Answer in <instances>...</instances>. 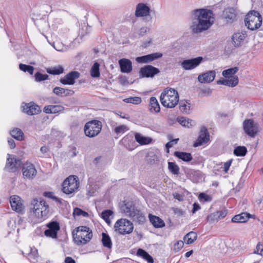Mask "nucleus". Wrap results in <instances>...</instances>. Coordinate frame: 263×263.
<instances>
[{"instance_id":"nucleus-1","label":"nucleus","mask_w":263,"mask_h":263,"mask_svg":"<svg viewBox=\"0 0 263 263\" xmlns=\"http://www.w3.org/2000/svg\"><path fill=\"white\" fill-rule=\"evenodd\" d=\"M211 10L199 9L192 12L191 29L193 33H198L209 29L214 23Z\"/></svg>"},{"instance_id":"nucleus-2","label":"nucleus","mask_w":263,"mask_h":263,"mask_svg":"<svg viewBox=\"0 0 263 263\" xmlns=\"http://www.w3.org/2000/svg\"><path fill=\"white\" fill-rule=\"evenodd\" d=\"M160 101L165 107H174L179 102L178 92L173 88L165 89L161 94Z\"/></svg>"},{"instance_id":"nucleus-3","label":"nucleus","mask_w":263,"mask_h":263,"mask_svg":"<svg viewBox=\"0 0 263 263\" xmlns=\"http://www.w3.org/2000/svg\"><path fill=\"white\" fill-rule=\"evenodd\" d=\"M72 236L76 243L78 245L86 244L92 236V232L88 227L80 226L72 232Z\"/></svg>"},{"instance_id":"nucleus-4","label":"nucleus","mask_w":263,"mask_h":263,"mask_svg":"<svg viewBox=\"0 0 263 263\" xmlns=\"http://www.w3.org/2000/svg\"><path fill=\"white\" fill-rule=\"evenodd\" d=\"M122 211L127 216L130 217L134 221L140 224L143 223L145 217L143 213L137 209L132 203L127 202L122 206Z\"/></svg>"},{"instance_id":"nucleus-5","label":"nucleus","mask_w":263,"mask_h":263,"mask_svg":"<svg viewBox=\"0 0 263 263\" xmlns=\"http://www.w3.org/2000/svg\"><path fill=\"white\" fill-rule=\"evenodd\" d=\"M79 187V179L77 176L72 175L67 177L62 183V191L67 195H73Z\"/></svg>"},{"instance_id":"nucleus-6","label":"nucleus","mask_w":263,"mask_h":263,"mask_svg":"<svg viewBox=\"0 0 263 263\" xmlns=\"http://www.w3.org/2000/svg\"><path fill=\"white\" fill-rule=\"evenodd\" d=\"M262 18L259 12L252 11L248 13L245 18V25L251 30L259 28L262 24Z\"/></svg>"},{"instance_id":"nucleus-7","label":"nucleus","mask_w":263,"mask_h":263,"mask_svg":"<svg viewBox=\"0 0 263 263\" xmlns=\"http://www.w3.org/2000/svg\"><path fill=\"white\" fill-rule=\"evenodd\" d=\"M102 126L100 121L94 120L89 121L84 126L85 134L88 137H94L100 133Z\"/></svg>"},{"instance_id":"nucleus-8","label":"nucleus","mask_w":263,"mask_h":263,"mask_svg":"<svg viewBox=\"0 0 263 263\" xmlns=\"http://www.w3.org/2000/svg\"><path fill=\"white\" fill-rule=\"evenodd\" d=\"M114 228L116 231L124 235L131 233L133 231L134 226L133 223L129 220L121 218L116 222Z\"/></svg>"},{"instance_id":"nucleus-9","label":"nucleus","mask_w":263,"mask_h":263,"mask_svg":"<svg viewBox=\"0 0 263 263\" xmlns=\"http://www.w3.org/2000/svg\"><path fill=\"white\" fill-rule=\"evenodd\" d=\"M243 128L245 132L251 137H254L258 132V124L251 119L243 121Z\"/></svg>"},{"instance_id":"nucleus-10","label":"nucleus","mask_w":263,"mask_h":263,"mask_svg":"<svg viewBox=\"0 0 263 263\" xmlns=\"http://www.w3.org/2000/svg\"><path fill=\"white\" fill-rule=\"evenodd\" d=\"M202 57L183 60L181 66L183 69L186 70H192L198 66L203 61Z\"/></svg>"},{"instance_id":"nucleus-11","label":"nucleus","mask_w":263,"mask_h":263,"mask_svg":"<svg viewBox=\"0 0 263 263\" xmlns=\"http://www.w3.org/2000/svg\"><path fill=\"white\" fill-rule=\"evenodd\" d=\"M160 72L158 68L152 65H147L142 67L139 71L140 75L142 78H153Z\"/></svg>"},{"instance_id":"nucleus-12","label":"nucleus","mask_w":263,"mask_h":263,"mask_svg":"<svg viewBox=\"0 0 263 263\" xmlns=\"http://www.w3.org/2000/svg\"><path fill=\"white\" fill-rule=\"evenodd\" d=\"M209 137L207 128L204 126L201 127L198 138L194 143L193 146L198 147L206 143L209 140Z\"/></svg>"},{"instance_id":"nucleus-13","label":"nucleus","mask_w":263,"mask_h":263,"mask_svg":"<svg viewBox=\"0 0 263 263\" xmlns=\"http://www.w3.org/2000/svg\"><path fill=\"white\" fill-rule=\"evenodd\" d=\"M9 157L7 158L6 165V169L11 172H14L17 170L22 164L21 161L15 157H10V155L8 154Z\"/></svg>"},{"instance_id":"nucleus-14","label":"nucleus","mask_w":263,"mask_h":263,"mask_svg":"<svg viewBox=\"0 0 263 263\" xmlns=\"http://www.w3.org/2000/svg\"><path fill=\"white\" fill-rule=\"evenodd\" d=\"M23 175L27 179H32L36 175V170L32 164L26 163L23 166Z\"/></svg>"},{"instance_id":"nucleus-15","label":"nucleus","mask_w":263,"mask_h":263,"mask_svg":"<svg viewBox=\"0 0 263 263\" xmlns=\"http://www.w3.org/2000/svg\"><path fill=\"white\" fill-rule=\"evenodd\" d=\"M80 73L76 71H72L67 73L64 78H61L60 82L64 85H73L75 80L80 77Z\"/></svg>"},{"instance_id":"nucleus-16","label":"nucleus","mask_w":263,"mask_h":263,"mask_svg":"<svg viewBox=\"0 0 263 263\" xmlns=\"http://www.w3.org/2000/svg\"><path fill=\"white\" fill-rule=\"evenodd\" d=\"M10 203L13 210L17 213H22L24 210V206L22 204L21 198L17 195H13L10 197Z\"/></svg>"},{"instance_id":"nucleus-17","label":"nucleus","mask_w":263,"mask_h":263,"mask_svg":"<svg viewBox=\"0 0 263 263\" xmlns=\"http://www.w3.org/2000/svg\"><path fill=\"white\" fill-rule=\"evenodd\" d=\"M22 107L23 112L29 115L37 114L41 111L40 107L32 102L26 103L24 105H22Z\"/></svg>"},{"instance_id":"nucleus-18","label":"nucleus","mask_w":263,"mask_h":263,"mask_svg":"<svg viewBox=\"0 0 263 263\" xmlns=\"http://www.w3.org/2000/svg\"><path fill=\"white\" fill-rule=\"evenodd\" d=\"M162 57V53L157 52L137 57L136 61L139 63H148Z\"/></svg>"},{"instance_id":"nucleus-19","label":"nucleus","mask_w":263,"mask_h":263,"mask_svg":"<svg viewBox=\"0 0 263 263\" xmlns=\"http://www.w3.org/2000/svg\"><path fill=\"white\" fill-rule=\"evenodd\" d=\"M215 76V71L210 70L199 74L198 77V80L201 83H210L214 80Z\"/></svg>"},{"instance_id":"nucleus-20","label":"nucleus","mask_w":263,"mask_h":263,"mask_svg":"<svg viewBox=\"0 0 263 263\" xmlns=\"http://www.w3.org/2000/svg\"><path fill=\"white\" fill-rule=\"evenodd\" d=\"M120 143L123 145L129 151H132L135 148L136 143L132 136H125L120 141Z\"/></svg>"},{"instance_id":"nucleus-21","label":"nucleus","mask_w":263,"mask_h":263,"mask_svg":"<svg viewBox=\"0 0 263 263\" xmlns=\"http://www.w3.org/2000/svg\"><path fill=\"white\" fill-rule=\"evenodd\" d=\"M149 8L145 4L140 3L137 5L135 15L136 17L146 16L149 14Z\"/></svg>"},{"instance_id":"nucleus-22","label":"nucleus","mask_w":263,"mask_h":263,"mask_svg":"<svg viewBox=\"0 0 263 263\" xmlns=\"http://www.w3.org/2000/svg\"><path fill=\"white\" fill-rule=\"evenodd\" d=\"M238 78L236 76H231L228 79L219 80L217 81V84L223 85L233 87L238 84Z\"/></svg>"},{"instance_id":"nucleus-23","label":"nucleus","mask_w":263,"mask_h":263,"mask_svg":"<svg viewBox=\"0 0 263 263\" xmlns=\"http://www.w3.org/2000/svg\"><path fill=\"white\" fill-rule=\"evenodd\" d=\"M121 71L124 73H129L132 70V63L126 59H122L119 61Z\"/></svg>"},{"instance_id":"nucleus-24","label":"nucleus","mask_w":263,"mask_h":263,"mask_svg":"<svg viewBox=\"0 0 263 263\" xmlns=\"http://www.w3.org/2000/svg\"><path fill=\"white\" fill-rule=\"evenodd\" d=\"M246 34L243 33H235L232 36V41L234 45L236 47H239L242 46L245 40L246 37Z\"/></svg>"},{"instance_id":"nucleus-25","label":"nucleus","mask_w":263,"mask_h":263,"mask_svg":"<svg viewBox=\"0 0 263 263\" xmlns=\"http://www.w3.org/2000/svg\"><path fill=\"white\" fill-rule=\"evenodd\" d=\"M149 110L152 112H159L160 110V107L158 100L154 97H151L149 99Z\"/></svg>"},{"instance_id":"nucleus-26","label":"nucleus","mask_w":263,"mask_h":263,"mask_svg":"<svg viewBox=\"0 0 263 263\" xmlns=\"http://www.w3.org/2000/svg\"><path fill=\"white\" fill-rule=\"evenodd\" d=\"M53 92L57 95L61 97L68 96L72 95L73 91L65 89L60 87H55L53 90Z\"/></svg>"},{"instance_id":"nucleus-27","label":"nucleus","mask_w":263,"mask_h":263,"mask_svg":"<svg viewBox=\"0 0 263 263\" xmlns=\"http://www.w3.org/2000/svg\"><path fill=\"white\" fill-rule=\"evenodd\" d=\"M135 138L136 141L140 145L148 144L152 141L151 138L144 137L138 133H135Z\"/></svg>"},{"instance_id":"nucleus-28","label":"nucleus","mask_w":263,"mask_h":263,"mask_svg":"<svg viewBox=\"0 0 263 263\" xmlns=\"http://www.w3.org/2000/svg\"><path fill=\"white\" fill-rule=\"evenodd\" d=\"M250 214L247 213H242L240 214L236 215L232 218L233 222H246L249 219Z\"/></svg>"},{"instance_id":"nucleus-29","label":"nucleus","mask_w":263,"mask_h":263,"mask_svg":"<svg viewBox=\"0 0 263 263\" xmlns=\"http://www.w3.org/2000/svg\"><path fill=\"white\" fill-rule=\"evenodd\" d=\"M149 220L155 228H162L165 226L164 222L159 217L149 215Z\"/></svg>"},{"instance_id":"nucleus-30","label":"nucleus","mask_w":263,"mask_h":263,"mask_svg":"<svg viewBox=\"0 0 263 263\" xmlns=\"http://www.w3.org/2000/svg\"><path fill=\"white\" fill-rule=\"evenodd\" d=\"M223 15L224 18L232 21L235 18L236 16L235 10L232 8L225 9L223 11Z\"/></svg>"},{"instance_id":"nucleus-31","label":"nucleus","mask_w":263,"mask_h":263,"mask_svg":"<svg viewBox=\"0 0 263 263\" xmlns=\"http://www.w3.org/2000/svg\"><path fill=\"white\" fill-rule=\"evenodd\" d=\"M174 156L185 162H189L193 159L191 154L189 153L175 152Z\"/></svg>"},{"instance_id":"nucleus-32","label":"nucleus","mask_w":263,"mask_h":263,"mask_svg":"<svg viewBox=\"0 0 263 263\" xmlns=\"http://www.w3.org/2000/svg\"><path fill=\"white\" fill-rule=\"evenodd\" d=\"M136 255L139 257H142L148 263L154 262V259L153 257L147 252L142 249H139L137 250Z\"/></svg>"},{"instance_id":"nucleus-33","label":"nucleus","mask_w":263,"mask_h":263,"mask_svg":"<svg viewBox=\"0 0 263 263\" xmlns=\"http://www.w3.org/2000/svg\"><path fill=\"white\" fill-rule=\"evenodd\" d=\"M10 135L18 141H22L23 139L24 133L22 130L18 128H15L10 132Z\"/></svg>"},{"instance_id":"nucleus-34","label":"nucleus","mask_w":263,"mask_h":263,"mask_svg":"<svg viewBox=\"0 0 263 263\" xmlns=\"http://www.w3.org/2000/svg\"><path fill=\"white\" fill-rule=\"evenodd\" d=\"M102 242L103 246L108 249L112 247V242L109 235L105 233L102 234Z\"/></svg>"},{"instance_id":"nucleus-35","label":"nucleus","mask_w":263,"mask_h":263,"mask_svg":"<svg viewBox=\"0 0 263 263\" xmlns=\"http://www.w3.org/2000/svg\"><path fill=\"white\" fill-rule=\"evenodd\" d=\"M197 233L195 232L191 231L184 237V240H186V243L190 245L193 243L197 239Z\"/></svg>"},{"instance_id":"nucleus-36","label":"nucleus","mask_w":263,"mask_h":263,"mask_svg":"<svg viewBox=\"0 0 263 263\" xmlns=\"http://www.w3.org/2000/svg\"><path fill=\"white\" fill-rule=\"evenodd\" d=\"M178 122L183 126L190 128L193 125L194 123L192 120L186 119L184 117H180L177 119Z\"/></svg>"},{"instance_id":"nucleus-37","label":"nucleus","mask_w":263,"mask_h":263,"mask_svg":"<svg viewBox=\"0 0 263 263\" xmlns=\"http://www.w3.org/2000/svg\"><path fill=\"white\" fill-rule=\"evenodd\" d=\"M247 153V149L245 146H237L234 151V154L236 156H244Z\"/></svg>"},{"instance_id":"nucleus-38","label":"nucleus","mask_w":263,"mask_h":263,"mask_svg":"<svg viewBox=\"0 0 263 263\" xmlns=\"http://www.w3.org/2000/svg\"><path fill=\"white\" fill-rule=\"evenodd\" d=\"M99 66L100 65L97 62L93 64L90 69V74L92 77L98 78L100 76Z\"/></svg>"},{"instance_id":"nucleus-39","label":"nucleus","mask_w":263,"mask_h":263,"mask_svg":"<svg viewBox=\"0 0 263 263\" xmlns=\"http://www.w3.org/2000/svg\"><path fill=\"white\" fill-rule=\"evenodd\" d=\"M238 67H235L233 68H231L226 70H224L222 71V75L226 78H230V76L233 75L235 74L238 70Z\"/></svg>"},{"instance_id":"nucleus-40","label":"nucleus","mask_w":263,"mask_h":263,"mask_svg":"<svg viewBox=\"0 0 263 263\" xmlns=\"http://www.w3.org/2000/svg\"><path fill=\"white\" fill-rule=\"evenodd\" d=\"M42 203L43 204L45 203V200L44 199H41L40 201L37 199H33L31 202V205L32 206L31 209L32 210V212L35 210H39V209L42 207ZM44 206H42V208Z\"/></svg>"},{"instance_id":"nucleus-41","label":"nucleus","mask_w":263,"mask_h":263,"mask_svg":"<svg viewBox=\"0 0 263 263\" xmlns=\"http://www.w3.org/2000/svg\"><path fill=\"white\" fill-rule=\"evenodd\" d=\"M168 168L174 175H178L179 174V167L175 162H168Z\"/></svg>"},{"instance_id":"nucleus-42","label":"nucleus","mask_w":263,"mask_h":263,"mask_svg":"<svg viewBox=\"0 0 263 263\" xmlns=\"http://www.w3.org/2000/svg\"><path fill=\"white\" fill-rule=\"evenodd\" d=\"M179 108L181 111L189 114L191 109V104L187 101H181L179 104Z\"/></svg>"},{"instance_id":"nucleus-43","label":"nucleus","mask_w":263,"mask_h":263,"mask_svg":"<svg viewBox=\"0 0 263 263\" xmlns=\"http://www.w3.org/2000/svg\"><path fill=\"white\" fill-rule=\"evenodd\" d=\"M39 209V210H35L33 212V214H34L39 220H41L43 218H45L47 217V211H46V208L42 211H41V208Z\"/></svg>"},{"instance_id":"nucleus-44","label":"nucleus","mask_w":263,"mask_h":263,"mask_svg":"<svg viewBox=\"0 0 263 263\" xmlns=\"http://www.w3.org/2000/svg\"><path fill=\"white\" fill-rule=\"evenodd\" d=\"M123 101L127 103H132L133 104H139L142 102L141 98L139 97H129L125 98Z\"/></svg>"},{"instance_id":"nucleus-45","label":"nucleus","mask_w":263,"mask_h":263,"mask_svg":"<svg viewBox=\"0 0 263 263\" xmlns=\"http://www.w3.org/2000/svg\"><path fill=\"white\" fill-rule=\"evenodd\" d=\"M19 68L24 72H28L30 74H32L34 70V67L30 65H27L23 64L19 65Z\"/></svg>"},{"instance_id":"nucleus-46","label":"nucleus","mask_w":263,"mask_h":263,"mask_svg":"<svg viewBox=\"0 0 263 263\" xmlns=\"http://www.w3.org/2000/svg\"><path fill=\"white\" fill-rule=\"evenodd\" d=\"M113 212L111 210H104L101 213V217L107 223H109L110 222L109 217L111 216Z\"/></svg>"},{"instance_id":"nucleus-47","label":"nucleus","mask_w":263,"mask_h":263,"mask_svg":"<svg viewBox=\"0 0 263 263\" xmlns=\"http://www.w3.org/2000/svg\"><path fill=\"white\" fill-rule=\"evenodd\" d=\"M73 215L74 216H82L84 217H87L89 216V214L87 212L82 210V209L78 208H75L73 209Z\"/></svg>"},{"instance_id":"nucleus-48","label":"nucleus","mask_w":263,"mask_h":263,"mask_svg":"<svg viewBox=\"0 0 263 263\" xmlns=\"http://www.w3.org/2000/svg\"><path fill=\"white\" fill-rule=\"evenodd\" d=\"M64 69L62 67L58 66L52 69H48L47 71L51 74H60L63 72Z\"/></svg>"},{"instance_id":"nucleus-49","label":"nucleus","mask_w":263,"mask_h":263,"mask_svg":"<svg viewBox=\"0 0 263 263\" xmlns=\"http://www.w3.org/2000/svg\"><path fill=\"white\" fill-rule=\"evenodd\" d=\"M47 227L48 228V229H51V230L55 231L57 232L60 229L59 222L56 221L49 222L47 224Z\"/></svg>"},{"instance_id":"nucleus-50","label":"nucleus","mask_w":263,"mask_h":263,"mask_svg":"<svg viewBox=\"0 0 263 263\" xmlns=\"http://www.w3.org/2000/svg\"><path fill=\"white\" fill-rule=\"evenodd\" d=\"M128 130V128L127 127V126L125 125H121L119 126L116 127L114 129V131L116 133V134L119 135L121 134H123L126 131Z\"/></svg>"},{"instance_id":"nucleus-51","label":"nucleus","mask_w":263,"mask_h":263,"mask_svg":"<svg viewBox=\"0 0 263 263\" xmlns=\"http://www.w3.org/2000/svg\"><path fill=\"white\" fill-rule=\"evenodd\" d=\"M35 80L37 82H41L45 80H47L49 76L46 74H42L39 72H37L35 74Z\"/></svg>"},{"instance_id":"nucleus-52","label":"nucleus","mask_w":263,"mask_h":263,"mask_svg":"<svg viewBox=\"0 0 263 263\" xmlns=\"http://www.w3.org/2000/svg\"><path fill=\"white\" fill-rule=\"evenodd\" d=\"M206 220L210 223H212L215 221H217L219 220V219L217 216V214L216 212L212 213L209 215L206 218Z\"/></svg>"},{"instance_id":"nucleus-53","label":"nucleus","mask_w":263,"mask_h":263,"mask_svg":"<svg viewBox=\"0 0 263 263\" xmlns=\"http://www.w3.org/2000/svg\"><path fill=\"white\" fill-rule=\"evenodd\" d=\"M57 233L58 232L55 231L51 230L49 229L45 230L44 232L45 236L51 237L52 238H56L57 237Z\"/></svg>"},{"instance_id":"nucleus-54","label":"nucleus","mask_w":263,"mask_h":263,"mask_svg":"<svg viewBox=\"0 0 263 263\" xmlns=\"http://www.w3.org/2000/svg\"><path fill=\"white\" fill-rule=\"evenodd\" d=\"M256 250H255L253 252L254 254H257L262 255L263 254V243L259 242L256 246Z\"/></svg>"},{"instance_id":"nucleus-55","label":"nucleus","mask_w":263,"mask_h":263,"mask_svg":"<svg viewBox=\"0 0 263 263\" xmlns=\"http://www.w3.org/2000/svg\"><path fill=\"white\" fill-rule=\"evenodd\" d=\"M44 196L51 199H53L57 202H61V200L58 197L54 196L52 192H45L44 193Z\"/></svg>"},{"instance_id":"nucleus-56","label":"nucleus","mask_w":263,"mask_h":263,"mask_svg":"<svg viewBox=\"0 0 263 263\" xmlns=\"http://www.w3.org/2000/svg\"><path fill=\"white\" fill-rule=\"evenodd\" d=\"M52 114H56L63 111L64 107L61 105H52Z\"/></svg>"},{"instance_id":"nucleus-57","label":"nucleus","mask_w":263,"mask_h":263,"mask_svg":"<svg viewBox=\"0 0 263 263\" xmlns=\"http://www.w3.org/2000/svg\"><path fill=\"white\" fill-rule=\"evenodd\" d=\"M184 246V242L182 240H179L174 244V250L176 252L179 251Z\"/></svg>"},{"instance_id":"nucleus-58","label":"nucleus","mask_w":263,"mask_h":263,"mask_svg":"<svg viewBox=\"0 0 263 263\" xmlns=\"http://www.w3.org/2000/svg\"><path fill=\"white\" fill-rule=\"evenodd\" d=\"M216 213L217 214V216L219 220L225 217L228 213L227 211L226 210L217 211L216 212Z\"/></svg>"},{"instance_id":"nucleus-59","label":"nucleus","mask_w":263,"mask_h":263,"mask_svg":"<svg viewBox=\"0 0 263 263\" xmlns=\"http://www.w3.org/2000/svg\"><path fill=\"white\" fill-rule=\"evenodd\" d=\"M178 140H179L178 138L175 139L170 141V142H167L165 146H166V148L167 149V153L169 152V148L172 147L174 144H176Z\"/></svg>"},{"instance_id":"nucleus-60","label":"nucleus","mask_w":263,"mask_h":263,"mask_svg":"<svg viewBox=\"0 0 263 263\" xmlns=\"http://www.w3.org/2000/svg\"><path fill=\"white\" fill-rule=\"evenodd\" d=\"M199 198L200 200H203L204 201H210L211 200L210 196L204 193H200Z\"/></svg>"},{"instance_id":"nucleus-61","label":"nucleus","mask_w":263,"mask_h":263,"mask_svg":"<svg viewBox=\"0 0 263 263\" xmlns=\"http://www.w3.org/2000/svg\"><path fill=\"white\" fill-rule=\"evenodd\" d=\"M233 159H230L227 162L224 163L223 164V171L225 173H227L228 170H229V168L230 166L231 165V164L232 163Z\"/></svg>"},{"instance_id":"nucleus-62","label":"nucleus","mask_w":263,"mask_h":263,"mask_svg":"<svg viewBox=\"0 0 263 263\" xmlns=\"http://www.w3.org/2000/svg\"><path fill=\"white\" fill-rule=\"evenodd\" d=\"M150 31V29L147 27H143L139 30V34L140 36L144 35L147 32Z\"/></svg>"},{"instance_id":"nucleus-63","label":"nucleus","mask_w":263,"mask_h":263,"mask_svg":"<svg viewBox=\"0 0 263 263\" xmlns=\"http://www.w3.org/2000/svg\"><path fill=\"white\" fill-rule=\"evenodd\" d=\"M8 143L11 149H13L15 147V143L13 139L9 138L8 139Z\"/></svg>"},{"instance_id":"nucleus-64","label":"nucleus","mask_w":263,"mask_h":263,"mask_svg":"<svg viewBox=\"0 0 263 263\" xmlns=\"http://www.w3.org/2000/svg\"><path fill=\"white\" fill-rule=\"evenodd\" d=\"M52 105L45 106L43 108V111L46 114H52Z\"/></svg>"}]
</instances>
